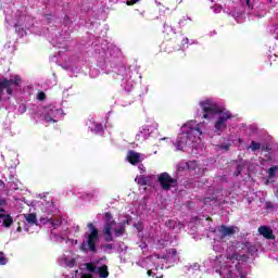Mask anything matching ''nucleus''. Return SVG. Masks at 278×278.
<instances>
[{
	"label": "nucleus",
	"instance_id": "obj_36",
	"mask_svg": "<svg viewBox=\"0 0 278 278\" xmlns=\"http://www.w3.org/2000/svg\"><path fill=\"white\" fill-rule=\"evenodd\" d=\"M273 207H274V206H273V203H270V202H267V203H266V208H267V210H273Z\"/></svg>",
	"mask_w": 278,
	"mask_h": 278
},
{
	"label": "nucleus",
	"instance_id": "obj_14",
	"mask_svg": "<svg viewBox=\"0 0 278 278\" xmlns=\"http://www.w3.org/2000/svg\"><path fill=\"white\" fill-rule=\"evenodd\" d=\"M49 223L53 229L62 227V218L47 217L45 224Z\"/></svg>",
	"mask_w": 278,
	"mask_h": 278
},
{
	"label": "nucleus",
	"instance_id": "obj_41",
	"mask_svg": "<svg viewBox=\"0 0 278 278\" xmlns=\"http://www.w3.org/2000/svg\"><path fill=\"white\" fill-rule=\"evenodd\" d=\"M0 212H5V208H3V207H0Z\"/></svg>",
	"mask_w": 278,
	"mask_h": 278
},
{
	"label": "nucleus",
	"instance_id": "obj_5",
	"mask_svg": "<svg viewBox=\"0 0 278 278\" xmlns=\"http://www.w3.org/2000/svg\"><path fill=\"white\" fill-rule=\"evenodd\" d=\"M157 181L162 190H165L166 192H168L170 188H177V186H179V181L177 180V178L170 177V174H168L167 172L161 173L157 176Z\"/></svg>",
	"mask_w": 278,
	"mask_h": 278
},
{
	"label": "nucleus",
	"instance_id": "obj_20",
	"mask_svg": "<svg viewBox=\"0 0 278 278\" xmlns=\"http://www.w3.org/2000/svg\"><path fill=\"white\" fill-rule=\"evenodd\" d=\"M115 238H121L125 233V224H123L118 229L114 230Z\"/></svg>",
	"mask_w": 278,
	"mask_h": 278
},
{
	"label": "nucleus",
	"instance_id": "obj_16",
	"mask_svg": "<svg viewBox=\"0 0 278 278\" xmlns=\"http://www.w3.org/2000/svg\"><path fill=\"white\" fill-rule=\"evenodd\" d=\"M97 273L100 278H108L110 277V270L108 269V265H102L97 268Z\"/></svg>",
	"mask_w": 278,
	"mask_h": 278
},
{
	"label": "nucleus",
	"instance_id": "obj_21",
	"mask_svg": "<svg viewBox=\"0 0 278 278\" xmlns=\"http://www.w3.org/2000/svg\"><path fill=\"white\" fill-rule=\"evenodd\" d=\"M250 149L252 151H260V149H262V143L256 141H251Z\"/></svg>",
	"mask_w": 278,
	"mask_h": 278
},
{
	"label": "nucleus",
	"instance_id": "obj_9",
	"mask_svg": "<svg viewBox=\"0 0 278 278\" xmlns=\"http://www.w3.org/2000/svg\"><path fill=\"white\" fill-rule=\"evenodd\" d=\"M258 233L266 238V240H275V235H273V229L268 226L258 227Z\"/></svg>",
	"mask_w": 278,
	"mask_h": 278
},
{
	"label": "nucleus",
	"instance_id": "obj_28",
	"mask_svg": "<svg viewBox=\"0 0 278 278\" xmlns=\"http://www.w3.org/2000/svg\"><path fill=\"white\" fill-rule=\"evenodd\" d=\"M236 270H238L240 278H247V274H244V273H242V270H240V266L239 265H236Z\"/></svg>",
	"mask_w": 278,
	"mask_h": 278
},
{
	"label": "nucleus",
	"instance_id": "obj_22",
	"mask_svg": "<svg viewBox=\"0 0 278 278\" xmlns=\"http://www.w3.org/2000/svg\"><path fill=\"white\" fill-rule=\"evenodd\" d=\"M86 270H88L89 273H97V266H94V263H86Z\"/></svg>",
	"mask_w": 278,
	"mask_h": 278
},
{
	"label": "nucleus",
	"instance_id": "obj_43",
	"mask_svg": "<svg viewBox=\"0 0 278 278\" xmlns=\"http://www.w3.org/2000/svg\"><path fill=\"white\" fill-rule=\"evenodd\" d=\"M162 260H166V255H165V256H162Z\"/></svg>",
	"mask_w": 278,
	"mask_h": 278
},
{
	"label": "nucleus",
	"instance_id": "obj_33",
	"mask_svg": "<svg viewBox=\"0 0 278 278\" xmlns=\"http://www.w3.org/2000/svg\"><path fill=\"white\" fill-rule=\"evenodd\" d=\"M231 144L227 143V144H224V146H220V149H223L224 151H229Z\"/></svg>",
	"mask_w": 278,
	"mask_h": 278
},
{
	"label": "nucleus",
	"instance_id": "obj_18",
	"mask_svg": "<svg viewBox=\"0 0 278 278\" xmlns=\"http://www.w3.org/2000/svg\"><path fill=\"white\" fill-rule=\"evenodd\" d=\"M26 220H27V223H29V225H36V223H38V218L36 217V214H34V213L26 215Z\"/></svg>",
	"mask_w": 278,
	"mask_h": 278
},
{
	"label": "nucleus",
	"instance_id": "obj_19",
	"mask_svg": "<svg viewBox=\"0 0 278 278\" xmlns=\"http://www.w3.org/2000/svg\"><path fill=\"white\" fill-rule=\"evenodd\" d=\"M277 170H278V165L270 167V168L267 170V173H268V178H269V179L275 178L276 175H277Z\"/></svg>",
	"mask_w": 278,
	"mask_h": 278
},
{
	"label": "nucleus",
	"instance_id": "obj_45",
	"mask_svg": "<svg viewBox=\"0 0 278 278\" xmlns=\"http://www.w3.org/2000/svg\"><path fill=\"white\" fill-rule=\"evenodd\" d=\"M49 121H53V117H50V119Z\"/></svg>",
	"mask_w": 278,
	"mask_h": 278
},
{
	"label": "nucleus",
	"instance_id": "obj_3",
	"mask_svg": "<svg viewBox=\"0 0 278 278\" xmlns=\"http://www.w3.org/2000/svg\"><path fill=\"white\" fill-rule=\"evenodd\" d=\"M103 222L104 226L102 232L105 242H114V235H112V229L116 227V220L114 219V215H112V213L110 212L104 213Z\"/></svg>",
	"mask_w": 278,
	"mask_h": 278
},
{
	"label": "nucleus",
	"instance_id": "obj_15",
	"mask_svg": "<svg viewBox=\"0 0 278 278\" xmlns=\"http://www.w3.org/2000/svg\"><path fill=\"white\" fill-rule=\"evenodd\" d=\"M150 136L149 129L142 128L137 135H136V140L138 141H144L148 140Z\"/></svg>",
	"mask_w": 278,
	"mask_h": 278
},
{
	"label": "nucleus",
	"instance_id": "obj_34",
	"mask_svg": "<svg viewBox=\"0 0 278 278\" xmlns=\"http://www.w3.org/2000/svg\"><path fill=\"white\" fill-rule=\"evenodd\" d=\"M103 249H109V251H112V249H114V245H112V243H106L103 245Z\"/></svg>",
	"mask_w": 278,
	"mask_h": 278
},
{
	"label": "nucleus",
	"instance_id": "obj_38",
	"mask_svg": "<svg viewBox=\"0 0 278 278\" xmlns=\"http://www.w3.org/2000/svg\"><path fill=\"white\" fill-rule=\"evenodd\" d=\"M147 275H148V277H151V276L153 275V271H152L151 269H149V270L147 271Z\"/></svg>",
	"mask_w": 278,
	"mask_h": 278
},
{
	"label": "nucleus",
	"instance_id": "obj_8",
	"mask_svg": "<svg viewBox=\"0 0 278 278\" xmlns=\"http://www.w3.org/2000/svg\"><path fill=\"white\" fill-rule=\"evenodd\" d=\"M240 231V228L238 226H225L222 225L218 228V232L220 233V240H225L227 237H231Z\"/></svg>",
	"mask_w": 278,
	"mask_h": 278
},
{
	"label": "nucleus",
	"instance_id": "obj_26",
	"mask_svg": "<svg viewBox=\"0 0 278 278\" xmlns=\"http://www.w3.org/2000/svg\"><path fill=\"white\" fill-rule=\"evenodd\" d=\"M0 264L1 266H5V264H8V258L3 252H0Z\"/></svg>",
	"mask_w": 278,
	"mask_h": 278
},
{
	"label": "nucleus",
	"instance_id": "obj_42",
	"mask_svg": "<svg viewBox=\"0 0 278 278\" xmlns=\"http://www.w3.org/2000/svg\"><path fill=\"white\" fill-rule=\"evenodd\" d=\"M156 278H164V276H156Z\"/></svg>",
	"mask_w": 278,
	"mask_h": 278
},
{
	"label": "nucleus",
	"instance_id": "obj_6",
	"mask_svg": "<svg viewBox=\"0 0 278 278\" xmlns=\"http://www.w3.org/2000/svg\"><path fill=\"white\" fill-rule=\"evenodd\" d=\"M194 131H199V128L190 129L189 131L182 132L177 137L176 147L178 151H182L185 147H188L194 142V139L192 138V134H194Z\"/></svg>",
	"mask_w": 278,
	"mask_h": 278
},
{
	"label": "nucleus",
	"instance_id": "obj_25",
	"mask_svg": "<svg viewBox=\"0 0 278 278\" xmlns=\"http://www.w3.org/2000/svg\"><path fill=\"white\" fill-rule=\"evenodd\" d=\"M244 167L241 165V164H238L237 167H236V170L233 173V177H240V175H242V169Z\"/></svg>",
	"mask_w": 278,
	"mask_h": 278
},
{
	"label": "nucleus",
	"instance_id": "obj_4",
	"mask_svg": "<svg viewBox=\"0 0 278 278\" xmlns=\"http://www.w3.org/2000/svg\"><path fill=\"white\" fill-rule=\"evenodd\" d=\"M202 110H203V115L202 118L210 119V114H223L225 112L224 108L218 106V104L214 103L212 100H205L200 103Z\"/></svg>",
	"mask_w": 278,
	"mask_h": 278
},
{
	"label": "nucleus",
	"instance_id": "obj_35",
	"mask_svg": "<svg viewBox=\"0 0 278 278\" xmlns=\"http://www.w3.org/2000/svg\"><path fill=\"white\" fill-rule=\"evenodd\" d=\"M267 162H273V155H270V153L265 155Z\"/></svg>",
	"mask_w": 278,
	"mask_h": 278
},
{
	"label": "nucleus",
	"instance_id": "obj_27",
	"mask_svg": "<svg viewBox=\"0 0 278 278\" xmlns=\"http://www.w3.org/2000/svg\"><path fill=\"white\" fill-rule=\"evenodd\" d=\"M37 99L38 101H45V99H47V94L41 91L37 94Z\"/></svg>",
	"mask_w": 278,
	"mask_h": 278
},
{
	"label": "nucleus",
	"instance_id": "obj_7",
	"mask_svg": "<svg viewBox=\"0 0 278 278\" xmlns=\"http://www.w3.org/2000/svg\"><path fill=\"white\" fill-rule=\"evenodd\" d=\"M230 118H233V115L231 112L226 111L223 112L222 115L216 119L214 127H215V132L220 136L225 129H227V122L230 121Z\"/></svg>",
	"mask_w": 278,
	"mask_h": 278
},
{
	"label": "nucleus",
	"instance_id": "obj_10",
	"mask_svg": "<svg viewBox=\"0 0 278 278\" xmlns=\"http://www.w3.org/2000/svg\"><path fill=\"white\" fill-rule=\"evenodd\" d=\"M127 160L129 164H131L132 166H136V164L140 163V153L134 150H130L127 154Z\"/></svg>",
	"mask_w": 278,
	"mask_h": 278
},
{
	"label": "nucleus",
	"instance_id": "obj_44",
	"mask_svg": "<svg viewBox=\"0 0 278 278\" xmlns=\"http://www.w3.org/2000/svg\"><path fill=\"white\" fill-rule=\"evenodd\" d=\"M14 27H18V24H15Z\"/></svg>",
	"mask_w": 278,
	"mask_h": 278
},
{
	"label": "nucleus",
	"instance_id": "obj_1",
	"mask_svg": "<svg viewBox=\"0 0 278 278\" xmlns=\"http://www.w3.org/2000/svg\"><path fill=\"white\" fill-rule=\"evenodd\" d=\"M88 228L90 229V233L87 236V240L83 241L79 249L84 253H97V242H99V229L94 226V224L89 223Z\"/></svg>",
	"mask_w": 278,
	"mask_h": 278
},
{
	"label": "nucleus",
	"instance_id": "obj_11",
	"mask_svg": "<svg viewBox=\"0 0 278 278\" xmlns=\"http://www.w3.org/2000/svg\"><path fill=\"white\" fill-rule=\"evenodd\" d=\"M0 223H2V227L10 229V227H12V225H14V218L11 217L10 214H2L0 217Z\"/></svg>",
	"mask_w": 278,
	"mask_h": 278
},
{
	"label": "nucleus",
	"instance_id": "obj_24",
	"mask_svg": "<svg viewBox=\"0 0 278 278\" xmlns=\"http://www.w3.org/2000/svg\"><path fill=\"white\" fill-rule=\"evenodd\" d=\"M197 166H198L197 161H189L187 163V168L189 170H197Z\"/></svg>",
	"mask_w": 278,
	"mask_h": 278
},
{
	"label": "nucleus",
	"instance_id": "obj_2",
	"mask_svg": "<svg viewBox=\"0 0 278 278\" xmlns=\"http://www.w3.org/2000/svg\"><path fill=\"white\" fill-rule=\"evenodd\" d=\"M23 84V79L18 75L12 76V78H2L0 80V101L3 99V91H7L9 97L14 94V88H18Z\"/></svg>",
	"mask_w": 278,
	"mask_h": 278
},
{
	"label": "nucleus",
	"instance_id": "obj_39",
	"mask_svg": "<svg viewBox=\"0 0 278 278\" xmlns=\"http://www.w3.org/2000/svg\"><path fill=\"white\" fill-rule=\"evenodd\" d=\"M263 151H267V152H269V151H270V148L265 147V148H263Z\"/></svg>",
	"mask_w": 278,
	"mask_h": 278
},
{
	"label": "nucleus",
	"instance_id": "obj_32",
	"mask_svg": "<svg viewBox=\"0 0 278 278\" xmlns=\"http://www.w3.org/2000/svg\"><path fill=\"white\" fill-rule=\"evenodd\" d=\"M138 1H140V0H128V1H126V4L127 5H135V3H138Z\"/></svg>",
	"mask_w": 278,
	"mask_h": 278
},
{
	"label": "nucleus",
	"instance_id": "obj_29",
	"mask_svg": "<svg viewBox=\"0 0 278 278\" xmlns=\"http://www.w3.org/2000/svg\"><path fill=\"white\" fill-rule=\"evenodd\" d=\"M164 34H166V31H170L173 33V28L170 26H168V24H164Z\"/></svg>",
	"mask_w": 278,
	"mask_h": 278
},
{
	"label": "nucleus",
	"instance_id": "obj_40",
	"mask_svg": "<svg viewBox=\"0 0 278 278\" xmlns=\"http://www.w3.org/2000/svg\"><path fill=\"white\" fill-rule=\"evenodd\" d=\"M17 231L21 233V231H23V228H21V226H18Z\"/></svg>",
	"mask_w": 278,
	"mask_h": 278
},
{
	"label": "nucleus",
	"instance_id": "obj_17",
	"mask_svg": "<svg viewBox=\"0 0 278 278\" xmlns=\"http://www.w3.org/2000/svg\"><path fill=\"white\" fill-rule=\"evenodd\" d=\"M243 247L245 249H248L249 255H255V253H257V248L255 245L251 244V242H249V241H245L243 243Z\"/></svg>",
	"mask_w": 278,
	"mask_h": 278
},
{
	"label": "nucleus",
	"instance_id": "obj_13",
	"mask_svg": "<svg viewBox=\"0 0 278 278\" xmlns=\"http://www.w3.org/2000/svg\"><path fill=\"white\" fill-rule=\"evenodd\" d=\"M151 179H153V176L141 175L138 178H136V181L138 186H151Z\"/></svg>",
	"mask_w": 278,
	"mask_h": 278
},
{
	"label": "nucleus",
	"instance_id": "obj_30",
	"mask_svg": "<svg viewBox=\"0 0 278 278\" xmlns=\"http://www.w3.org/2000/svg\"><path fill=\"white\" fill-rule=\"evenodd\" d=\"M168 254L173 255V256L177 255V249H175V248L169 249Z\"/></svg>",
	"mask_w": 278,
	"mask_h": 278
},
{
	"label": "nucleus",
	"instance_id": "obj_37",
	"mask_svg": "<svg viewBox=\"0 0 278 278\" xmlns=\"http://www.w3.org/2000/svg\"><path fill=\"white\" fill-rule=\"evenodd\" d=\"M81 278H92L91 274H83Z\"/></svg>",
	"mask_w": 278,
	"mask_h": 278
},
{
	"label": "nucleus",
	"instance_id": "obj_12",
	"mask_svg": "<svg viewBox=\"0 0 278 278\" xmlns=\"http://www.w3.org/2000/svg\"><path fill=\"white\" fill-rule=\"evenodd\" d=\"M223 278H236V273L231 270V267H224L222 270H216Z\"/></svg>",
	"mask_w": 278,
	"mask_h": 278
},
{
	"label": "nucleus",
	"instance_id": "obj_23",
	"mask_svg": "<svg viewBox=\"0 0 278 278\" xmlns=\"http://www.w3.org/2000/svg\"><path fill=\"white\" fill-rule=\"evenodd\" d=\"M227 260L230 262H238L240 261V255L238 253L228 254Z\"/></svg>",
	"mask_w": 278,
	"mask_h": 278
},
{
	"label": "nucleus",
	"instance_id": "obj_31",
	"mask_svg": "<svg viewBox=\"0 0 278 278\" xmlns=\"http://www.w3.org/2000/svg\"><path fill=\"white\" fill-rule=\"evenodd\" d=\"M252 0H245V4L248 5L249 10H253V2Z\"/></svg>",
	"mask_w": 278,
	"mask_h": 278
}]
</instances>
